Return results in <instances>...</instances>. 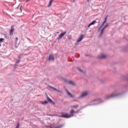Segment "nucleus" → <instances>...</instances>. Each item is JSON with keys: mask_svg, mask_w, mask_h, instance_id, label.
Masks as SVG:
<instances>
[{"mask_svg": "<svg viewBox=\"0 0 128 128\" xmlns=\"http://www.w3.org/2000/svg\"><path fill=\"white\" fill-rule=\"evenodd\" d=\"M124 92H121L120 90H116L111 94L110 96H105L106 100H110L112 98H122L124 96Z\"/></svg>", "mask_w": 128, "mask_h": 128, "instance_id": "f257e3e1", "label": "nucleus"}, {"mask_svg": "<svg viewBox=\"0 0 128 128\" xmlns=\"http://www.w3.org/2000/svg\"><path fill=\"white\" fill-rule=\"evenodd\" d=\"M92 102H94V104H88L87 105H86L84 106L83 107V108H86L88 106H96V104H100L102 102H104V100H102L100 99H97V100H92Z\"/></svg>", "mask_w": 128, "mask_h": 128, "instance_id": "f03ea898", "label": "nucleus"}, {"mask_svg": "<svg viewBox=\"0 0 128 128\" xmlns=\"http://www.w3.org/2000/svg\"><path fill=\"white\" fill-rule=\"evenodd\" d=\"M72 116H74V115H70L68 113L64 114L62 112L61 114V118H72Z\"/></svg>", "mask_w": 128, "mask_h": 128, "instance_id": "7ed1b4c3", "label": "nucleus"}, {"mask_svg": "<svg viewBox=\"0 0 128 128\" xmlns=\"http://www.w3.org/2000/svg\"><path fill=\"white\" fill-rule=\"evenodd\" d=\"M66 34V31H64L63 32H62L59 36L57 38V40H60L62 36H64V35Z\"/></svg>", "mask_w": 128, "mask_h": 128, "instance_id": "20e7f679", "label": "nucleus"}, {"mask_svg": "<svg viewBox=\"0 0 128 128\" xmlns=\"http://www.w3.org/2000/svg\"><path fill=\"white\" fill-rule=\"evenodd\" d=\"M88 96V92H83L82 94L78 98V100H80L84 96Z\"/></svg>", "mask_w": 128, "mask_h": 128, "instance_id": "39448f33", "label": "nucleus"}, {"mask_svg": "<svg viewBox=\"0 0 128 128\" xmlns=\"http://www.w3.org/2000/svg\"><path fill=\"white\" fill-rule=\"evenodd\" d=\"M46 98L50 104H56L52 99H50V97H48V94H46Z\"/></svg>", "mask_w": 128, "mask_h": 128, "instance_id": "423d86ee", "label": "nucleus"}, {"mask_svg": "<svg viewBox=\"0 0 128 128\" xmlns=\"http://www.w3.org/2000/svg\"><path fill=\"white\" fill-rule=\"evenodd\" d=\"M14 28H12V26H11V29L10 30V36H12L14 34Z\"/></svg>", "mask_w": 128, "mask_h": 128, "instance_id": "0eeeda50", "label": "nucleus"}, {"mask_svg": "<svg viewBox=\"0 0 128 128\" xmlns=\"http://www.w3.org/2000/svg\"><path fill=\"white\" fill-rule=\"evenodd\" d=\"M48 60H54V57L52 54H50L48 58Z\"/></svg>", "mask_w": 128, "mask_h": 128, "instance_id": "6e6552de", "label": "nucleus"}, {"mask_svg": "<svg viewBox=\"0 0 128 128\" xmlns=\"http://www.w3.org/2000/svg\"><path fill=\"white\" fill-rule=\"evenodd\" d=\"M82 38H84V34H81L80 37L77 40L76 42H82Z\"/></svg>", "mask_w": 128, "mask_h": 128, "instance_id": "1a4fd4ad", "label": "nucleus"}, {"mask_svg": "<svg viewBox=\"0 0 128 128\" xmlns=\"http://www.w3.org/2000/svg\"><path fill=\"white\" fill-rule=\"evenodd\" d=\"M96 24V20H93L91 23H90L88 25V28H90V26H94V24Z\"/></svg>", "mask_w": 128, "mask_h": 128, "instance_id": "9d476101", "label": "nucleus"}, {"mask_svg": "<svg viewBox=\"0 0 128 128\" xmlns=\"http://www.w3.org/2000/svg\"><path fill=\"white\" fill-rule=\"evenodd\" d=\"M122 80H126L128 82V74L126 76H122Z\"/></svg>", "mask_w": 128, "mask_h": 128, "instance_id": "9b49d317", "label": "nucleus"}, {"mask_svg": "<svg viewBox=\"0 0 128 128\" xmlns=\"http://www.w3.org/2000/svg\"><path fill=\"white\" fill-rule=\"evenodd\" d=\"M106 58V56L104 54H102L101 56L98 57V58L100 59V58Z\"/></svg>", "mask_w": 128, "mask_h": 128, "instance_id": "f8f14e48", "label": "nucleus"}, {"mask_svg": "<svg viewBox=\"0 0 128 128\" xmlns=\"http://www.w3.org/2000/svg\"><path fill=\"white\" fill-rule=\"evenodd\" d=\"M53 2H54V0H50L49 4L48 5V8H50V6H52V4Z\"/></svg>", "mask_w": 128, "mask_h": 128, "instance_id": "ddd939ff", "label": "nucleus"}, {"mask_svg": "<svg viewBox=\"0 0 128 128\" xmlns=\"http://www.w3.org/2000/svg\"><path fill=\"white\" fill-rule=\"evenodd\" d=\"M48 87L50 88H52V90H56V88H54V87H52L51 86L48 85Z\"/></svg>", "mask_w": 128, "mask_h": 128, "instance_id": "4468645a", "label": "nucleus"}, {"mask_svg": "<svg viewBox=\"0 0 128 128\" xmlns=\"http://www.w3.org/2000/svg\"><path fill=\"white\" fill-rule=\"evenodd\" d=\"M68 84H72V86H76V84L72 82V81H69Z\"/></svg>", "mask_w": 128, "mask_h": 128, "instance_id": "2eb2a0df", "label": "nucleus"}, {"mask_svg": "<svg viewBox=\"0 0 128 128\" xmlns=\"http://www.w3.org/2000/svg\"><path fill=\"white\" fill-rule=\"evenodd\" d=\"M18 10H19L20 12H22V6L19 5L18 6Z\"/></svg>", "mask_w": 128, "mask_h": 128, "instance_id": "dca6fc26", "label": "nucleus"}, {"mask_svg": "<svg viewBox=\"0 0 128 128\" xmlns=\"http://www.w3.org/2000/svg\"><path fill=\"white\" fill-rule=\"evenodd\" d=\"M41 104H48V102L47 100H44V102H42Z\"/></svg>", "mask_w": 128, "mask_h": 128, "instance_id": "f3484780", "label": "nucleus"}, {"mask_svg": "<svg viewBox=\"0 0 128 128\" xmlns=\"http://www.w3.org/2000/svg\"><path fill=\"white\" fill-rule=\"evenodd\" d=\"M77 70L80 72H82L83 74H84V71L82 69H80V68L78 67Z\"/></svg>", "mask_w": 128, "mask_h": 128, "instance_id": "a211bd4d", "label": "nucleus"}, {"mask_svg": "<svg viewBox=\"0 0 128 128\" xmlns=\"http://www.w3.org/2000/svg\"><path fill=\"white\" fill-rule=\"evenodd\" d=\"M64 126V124H62L60 125V126H56V127H55L54 128H62V126Z\"/></svg>", "mask_w": 128, "mask_h": 128, "instance_id": "6ab92c4d", "label": "nucleus"}, {"mask_svg": "<svg viewBox=\"0 0 128 128\" xmlns=\"http://www.w3.org/2000/svg\"><path fill=\"white\" fill-rule=\"evenodd\" d=\"M74 110H70V114L71 116H74Z\"/></svg>", "mask_w": 128, "mask_h": 128, "instance_id": "aec40b11", "label": "nucleus"}, {"mask_svg": "<svg viewBox=\"0 0 128 128\" xmlns=\"http://www.w3.org/2000/svg\"><path fill=\"white\" fill-rule=\"evenodd\" d=\"M63 80H64L66 84H68L69 81L66 78H64Z\"/></svg>", "mask_w": 128, "mask_h": 128, "instance_id": "412c9836", "label": "nucleus"}, {"mask_svg": "<svg viewBox=\"0 0 128 128\" xmlns=\"http://www.w3.org/2000/svg\"><path fill=\"white\" fill-rule=\"evenodd\" d=\"M66 92L67 94H68V96H70V95L72 94V93H70V92H68V90L67 89H66Z\"/></svg>", "mask_w": 128, "mask_h": 128, "instance_id": "4be33fe9", "label": "nucleus"}, {"mask_svg": "<svg viewBox=\"0 0 128 128\" xmlns=\"http://www.w3.org/2000/svg\"><path fill=\"white\" fill-rule=\"evenodd\" d=\"M72 106V108H78V105H74Z\"/></svg>", "mask_w": 128, "mask_h": 128, "instance_id": "5701e85b", "label": "nucleus"}, {"mask_svg": "<svg viewBox=\"0 0 128 128\" xmlns=\"http://www.w3.org/2000/svg\"><path fill=\"white\" fill-rule=\"evenodd\" d=\"M107 20H108V16H106L105 17L104 22H106Z\"/></svg>", "mask_w": 128, "mask_h": 128, "instance_id": "b1692460", "label": "nucleus"}, {"mask_svg": "<svg viewBox=\"0 0 128 128\" xmlns=\"http://www.w3.org/2000/svg\"><path fill=\"white\" fill-rule=\"evenodd\" d=\"M4 39L3 38H0V42H4Z\"/></svg>", "mask_w": 128, "mask_h": 128, "instance_id": "393cba45", "label": "nucleus"}, {"mask_svg": "<svg viewBox=\"0 0 128 128\" xmlns=\"http://www.w3.org/2000/svg\"><path fill=\"white\" fill-rule=\"evenodd\" d=\"M102 34H104V30H101L100 31V36H102Z\"/></svg>", "mask_w": 128, "mask_h": 128, "instance_id": "a878e982", "label": "nucleus"}, {"mask_svg": "<svg viewBox=\"0 0 128 128\" xmlns=\"http://www.w3.org/2000/svg\"><path fill=\"white\" fill-rule=\"evenodd\" d=\"M20 62V60H17L16 62V64H18V63Z\"/></svg>", "mask_w": 128, "mask_h": 128, "instance_id": "bb28decb", "label": "nucleus"}, {"mask_svg": "<svg viewBox=\"0 0 128 128\" xmlns=\"http://www.w3.org/2000/svg\"><path fill=\"white\" fill-rule=\"evenodd\" d=\"M104 24H106V22H104V21L102 23L101 26H104Z\"/></svg>", "mask_w": 128, "mask_h": 128, "instance_id": "cd10ccee", "label": "nucleus"}, {"mask_svg": "<svg viewBox=\"0 0 128 128\" xmlns=\"http://www.w3.org/2000/svg\"><path fill=\"white\" fill-rule=\"evenodd\" d=\"M108 26V24L106 23L105 26H104V28H106Z\"/></svg>", "mask_w": 128, "mask_h": 128, "instance_id": "c85d7f7f", "label": "nucleus"}, {"mask_svg": "<svg viewBox=\"0 0 128 128\" xmlns=\"http://www.w3.org/2000/svg\"><path fill=\"white\" fill-rule=\"evenodd\" d=\"M14 66L16 68V66H18V63L16 62L14 65Z\"/></svg>", "mask_w": 128, "mask_h": 128, "instance_id": "c756f323", "label": "nucleus"}, {"mask_svg": "<svg viewBox=\"0 0 128 128\" xmlns=\"http://www.w3.org/2000/svg\"><path fill=\"white\" fill-rule=\"evenodd\" d=\"M70 96V98H74V96L73 95H72V94L69 95Z\"/></svg>", "mask_w": 128, "mask_h": 128, "instance_id": "7c9ffc66", "label": "nucleus"}, {"mask_svg": "<svg viewBox=\"0 0 128 128\" xmlns=\"http://www.w3.org/2000/svg\"><path fill=\"white\" fill-rule=\"evenodd\" d=\"M74 114H78V110L75 111V112H74Z\"/></svg>", "mask_w": 128, "mask_h": 128, "instance_id": "2f4dec72", "label": "nucleus"}, {"mask_svg": "<svg viewBox=\"0 0 128 128\" xmlns=\"http://www.w3.org/2000/svg\"><path fill=\"white\" fill-rule=\"evenodd\" d=\"M4 36L5 38H8V35L6 34H4Z\"/></svg>", "mask_w": 128, "mask_h": 128, "instance_id": "473e14b6", "label": "nucleus"}, {"mask_svg": "<svg viewBox=\"0 0 128 128\" xmlns=\"http://www.w3.org/2000/svg\"><path fill=\"white\" fill-rule=\"evenodd\" d=\"M56 91L58 92H60V90L58 89H56Z\"/></svg>", "mask_w": 128, "mask_h": 128, "instance_id": "72a5a7b5", "label": "nucleus"}, {"mask_svg": "<svg viewBox=\"0 0 128 128\" xmlns=\"http://www.w3.org/2000/svg\"><path fill=\"white\" fill-rule=\"evenodd\" d=\"M102 28V26H100L98 28V30H100V28Z\"/></svg>", "mask_w": 128, "mask_h": 128, "instance_id": "f704fd0d", "label": "nucleus"}, {"mask_svg": "<svg viewBox=\"0 0 128 128\" xmlns=\"http://www.w3.org/2000/svg\"><path fill=\"white\" fill-rule=\"evenodd\" d=\"M18 38H16V42H18Z\"/></svg>", "mask_w": 128, "mask_h": 128, "instance_id": "c9c22d12", "label": "nucleus"}, {"mask_svg": "<svg viewBox=\"0 0 128 128\" xmlns=\"http://www.w3.org/2000/svg\"><path fill=\"white\" fill-rule=\"evenodd\" d=\"M30 0H26V2H30Z\"/></svg>", "mask_w": 128, "mask_h": 128, "instance_id": "e433bc0d", "label": "nucleus"}, {"mask_svg": "<svg viewBox=\"0 0 128 128\" xmlns=\"http://www.w3.org/2000/svg\"><path fill=\"white\" fill-rule=\"evenodd\" d=\"M102 30H106V28L104 27Z\"/></svg>", "mask_w": 128, "mask_h": 128, "instance_id": "4c0bfd02", "label": "nucleus"}, {"mask_svg": "<svg viewBox=\"0 0 128 128\" xmlns=\"http://www.w3.org/2000/svg\"><path fill=\"white\" fill-rule=\"evenodd\" d=\"M18 60H20V56H18Z\"/></svg>", "mask_w": 128, "mask_h": 128, "instance_id": "58836bf2", "label": "nucleus"}, {"mask_svg": "<svg viewBox=\"0 0 128 128\" xmlns=\"http://www.w3.org/2000/svg\"><path fill=\"white\" fill-rule=\"evenodd\" d=\"M72 2H76V0H73Z\"/></svg>", "mask_w": 128, "mask_h": 128, "instance_id": "ea45409f", "label": "nucleus"}, {"mask_svg": "<svg viewBox=\"0 0 128 128\" xmlns=\"http://www.w3.org/2000/svg\"><path fill=\"white\" fill-rule=\"evenodd\" d=\"M28 40H30V38H27Z\"/></svg>", "mask_w": 128, "mask_h": 128, "instance_id": "a19ab883", "label": "nucleus"}, {"mask_svg": "<svg viewBox=\"0 0 128 128\" xmlns=\"http://www.w3.org/2000/svg\"><path fill=\"white\" fill-rule=\"evenodd\" d=\"M86 56H88V54H86Z\"/></svg>", "mask_w": 128, "mask_h": 128, "instance_id": "79ce46f5", "label": "nucleus"}, {"mask_svg": "<svg viewBox=\"0 0 128 128\" xmlns=\"http://www.w3.org/2000/svg\"><path fill=\"white\" fill-rule=\"evenodd\" d=\"M0 46H2V44H0Z\"/></svg>", "mask_w": 128, "mask_h": 128, "instance_id": "37998d69", "label": "nucleus"}, {"mask_svg": "<svg viewBox=\"0 0 128 128\" xmlns=\"http://www.w3.org/2000/svg\"><path fill=\"white\" fill-rule=\"evenodd\" d=\"M87 2H90V0H87Z\"/></svg>", "mask_w": 128, "mask_h": 128, "instance_id": "c03bdc74", "label": "nucleus"}]
</instances>
